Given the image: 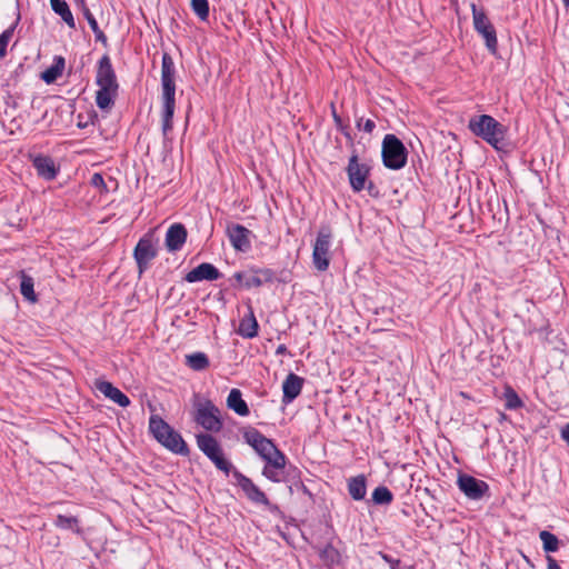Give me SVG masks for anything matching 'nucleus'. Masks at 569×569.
Here are the masks:
<instances>
[{"label":"nucleus","mask_w":569,"mask_h":569,"mask_svg":"<svg viewBox=\"0 0 569 569\" xmlns=\"http://www.w3.org/2000/svg\"><path fill=\"white\" fill-rule=\"evenodd\" d=\"M174 62L172 57L164 52L161 61V100H162V134L164 138L172 130V119L176 109Z\"/></svg>","instance_id":"obj_1"},{"label":"nucleus","mask_w":569,"mask_h":569,"mask_svg":"<svg viewBox=\"0 0 569 569\" xmlns=\"http://www.w3.org/2000/svg\"><path fill=\"white\" fill-rule=\"evenodd\" d=\"M468 128L495 149L500 150L502 148L507 129L493 117L488 114L475 116L469 120Z\"/></svg>","instance_id":"obj_2"},{"label":"nucleus","mask_w":569,"mask_h":569,"mask_svg":"<svg viewBox=\"0 0 569 569\" xmlns=\"http://www.w3.org/2000/svg\"><path fill=\"white\" fill-rule=\"evenodd\" d=\"M382 162L391 170H399L407 163L408 151L402 141L395 134H386L382 140Z\"/></svg>","instance_id":"obj_3"},{"label":"nucleus","mask_w":569,"mask_h":569,"mask_svg":"<svg viewBox=\"0 0 569 569\" xmlns=\"http://www.w3.org/2000/svg\"><path fill=\"white\" fill-rule=\"evenodd\" d=\"M331 240L332 231L330 227H321L312 250V263L318 271H326L329 268Z\"/></svg>","instance_id":"obj_4"},{"label":"nucleus","mask_w":569,"mask_h":569,"mask_svg":"<svg viewBox=\"0 0 569 569\" xmlns=\"http://www.w3.org/2000/svg\"><path fill=\"white\" fill-rule=\"evenodd\" d=\"M242 437L244 441L263 459H268L280 450L273 441L264 437L259 430L253 427H246L242 429Z\"/></svg>","instance_id":"obj_5"},{"label":"nucleus","mask_w":569,"mask_h":569,"mask_svg":"<svg viewBox=\"0 0 569 569\" xmlns=\"http://www.w3.org/2000/svg\"><path fill=\"white\" fill-rule=\"evenodd\" d=\"M473 27L486 40V47L491 53L497 51V34L492 23L482 10H478L475 3H471Z\"/></svg>","instance_id":"obj_6"},{"label":"nucleus","mask_w":569,"mask_h":569,"mask_svg":"<svg viewBox=\"0 0 569 569\" xmlns=\"http://www.w3.org/2000/svg\"><path fill=\"white\" fill-rule=\"evenodd\" d=\"M196 421L207 431L218 432L222 428L220 410L210 400L197 408Z\"/></svg>","instance_id":"obj_7"},{"label":"nucleus","mask_w":569,"mask_h":569,"mask_svg":"<svg viewBox=\"0 0 569 569\" xmlns=\"http://www.w3.org/2000/svg\"><path fill=\"white\" fill-rule=\"evenodd\" d=\"M370 168L366 163H360L358 154L353 152L349 158L347 173L350 186L355 192H360L366 188Z\"/></svg>","instance_id":"obj_8"},{"label":"nucleus","mask_w":569,"mask_h":569,"mask_svg":"<svg viewBox=\"0 0 569 569\" xmlns=\"http://www.w3.org/2000/svg\"><path fill=\"white\" fill-rule=\"evenodd\" d=\"M157 254L158 251L150 234L142 237L138 241L133 250V258L137 262L140 274L149 268L150 262L157 257Z\"/></svg>","instance_id":"obj_9"},{"label":"nucleus","mask_w":569,"mask_h":569,"mask_svg":"<svg viewBox=\"0 0 569 569\" xmlns=\"http://www.w3.org/2000/svg\"><path fill=\"white\" fill-rule=\"evenodd\" d=\"M232 477L234 478L237 485L244 492L246 497L256 505H263L266 507H270V500L266 496V493L253 483V481L247 476L242 475L239 470L234 469L232 471Z\"/></svg>","instance_id":"obj_10"},{"label":"nucleus","mask_w":569,"mask_h":569,"mask_svg":"<svg viewBox=\"0 0 569 569\" xmlns=\"http://www.w3.org/2000/svg\"><path fill=\"white\" fill-rule=\"evenodd\" d=\"M457 485L460 491L472 500H480L489 491V486L486 481L467 473H460L458 476Z\"/></svg>","instance_id":"obj_11"},{"label":"nucleus","mask_w":569,"mask_h":569,"mask_svg":"<svg viewBox=\"0 0 569 569\" xmlns=\"http://www.w3.org/2000/svg\"><path fill=\"white\" fill-rule=\"evenodd\" d=\"M96 82L99 88L118 90V82L109 56L104 54L98 62Z\"/></svg>","instance_id":"obj_12"},{"label":"nucleus","mask_w":569,"mask_h":569,"mask_svg":"<svg viewBox=\"0 0 569 569\" xmlns=\"http://www.w3.org/2000/svg\"><path fill=\"white\" fill-rule=\"evenodd\" d=\"M266 465L262 469V475L273 481L280 482L283 479L284 467L287 462V458L283 452L276 453L270 458L266 459Z\"/></svg>","instance_id":"obj_13"},{"label":"nucleus","mask_w":569,"mask_h":569,"mask_svg":"<svg viewBox=\"0 0 569 569\" xmlns=\"http://www.w3.org/2000/svg\"><path fill=\"white\" fill-rule=\"evenodd\" d=\"M227 234L229 237L230 243L236 250L246 252L251 248V231L242 224L236 223L228 226Z\"/></svg>","instance_id":"obj_14"},{"label":"nucleus","mask_w":569,"mask_h":569,"mask_svg":"<svg viewBox=\"0 0 569 569\" xmlns=\"http://www.w3.org/2000/svg\"><path fill=\"white\" fill-rule=\"evenodd\" d=\"M187 236V229L182 223L171 224L166 233V247L168 251H179L186 243Z\"/></svg>","instance_id":"obj_15"},{"label":"nucleus","mask_w":569,"mask_h":569,"mask_svg":"<svg viewBox=\"0 0 569 569\" xmlns=\"http://www.w3.org/2000/svg\"><path fill=\"white\" fill-rule=\"evenodd\" d=\"M221 277L220 271L211 263L202 262L191 271H189L184 279L187 282L193 283L202 280H217Z\"/></svg>","instance_id":"obj_16"},{"label":"nucleus","mask_w":569,"mask_h":569,"mask_svg":"<svg viewBox=\"0 0 569 569\" xmlns=\"http://www.w3.org/2000/svg\"><path fill=\"white\" fill-rule=\"evenodd\" d=\"M246 271H247V276H246V281L243 282V287L246 289L261 287L264 283L272 282L276 278L274 271L269 268H263V269L251 268Z\"/></svg>","instance_id":"obj_17"},{"label":"nucleus","mask_w":569,"mask_h":569,"mask_svg":"<svg viewBox=\"0 0 569 569\" xmlns=\"http://www.w3.org/2000/svg\"><path fill=\"white\" fill-rule=\"evenodd\" d=\"M96 388L107 398L116 402L118 406L126 408L130 405V399L111 382L106 380H97Z\"/></svg>","instance_id":"obj_18"},{"label":"nucleus","mask_w":569,"mask_h":569,"mask_svg":"<svg viewBox=\"0 0 569 569\" xmlns=\"http://www.w3.org/2000/svg\"><path fill=\"white\" fill-rule=\"evenodd\" d=\"M303 378L296 373H289L282 383V402L288 405L292 402L301 392Z\"/></svg>","instance_id":"obj_19"},{"label":"nucleus","mask_w":569,"mask_h":569,"mask_svg":"<svg viewBox=\"0 0 569 569\" xmlns=\"http://www.w3.org/2000/svg\"><path fill=\"white\" fill-rule=\"evenodd\" d=\"M160 443L174 453L181 456H187L189 453V448L183 438L173 428L163 436Z\"/></svg>","instance_id":"obj_20"},{"label":"nucleus","mask_w":569,"mask_h":569,"mask_svg":"<svg viewBox=\"0 0 569 569\" xmlns=\"http://www.w3.org/2000/svg\"><path fill=\"white\" fill-rule=\"evenodd\" d=\"M197 445L208 459L223 452L218 440L210 433L197 435Z\"/></svg>","instance_id":"obj_21"},{"label":"nucleus","mask_w":569,"mask_h":569,"mask_svg":"<svg viewBox=\"0 0 569 569\" xmlns=\"http://www.w3.org/2000/svg\"><path fill=\"white\" fill-rule=\"evenodd\" d=\"M197 445L208 459L223 452L218 440L210 433L197 435Z\"/></svg>","instance_id":"obj_22"},{"label":"nucleus","mask_w":569,"mask_h":569,"mask_svg":"<svg viewBox=\"0 0 569 569\" xmlns=\"http://www.w3.org/2000/svg\"><path fill=\"white\" fill-rule=\"evenodd\" d=\"M33 167L38 176L46 180H53L58 173L54 161L48 156H37L33 161Z\"/></svg>","instance_id":"obj_23"},{"label":"nucleus","mask_w":569,"mask_h":569,"mask_svg":"<svg viewBox=\"0 0 569 569\" xmlns=\"http://www.w3.org/2000/svg\"><path fill=\"white\" fill-rule=\"evenodd\" d=\"M259 325L254 317L253 310L249 307L248 316H244L239 323L238 333L248 339H252L258 336Z\"/></svg>","instance_id":"obj_24"},{"label":"nucleus","mask_w":569,"mask_h":569,"mask_svg":"<svg viewBox=\"0 0 569 569\" xmlns=\"http://www.w3.org/2000/svg\"><path fill=\"white\" fill-rule=\"evenodd\" d=\"M227 407L241 417H246L250 413L247 402L242 399L241 391L236 388L231 389L228 395Z\"/></svg>","instance_id":"obj_25"},{"label":"nucleus","mask_w":569,"mask_h":569,"mask_svg":"<svg viewBox=\"0 0 569 569\" xmlns=\"http://www.w3.org/2000/svg\"><path fill=\"white\" fill-rule=\"evenodd\" d=\"M348 492L353 500H362L367 493V479L363 475L351 477L348 480Z\"/></svg>","instance_id":"obj_26"},{"label":"nucleus","mask_w":569,"mask_h":569,"mask_svg":"<svg viewBox=\"0 0 569 569\" xmlns=\"http://www.w3.org/2000/svg\"><path fill=\"white\" fill-rule=\"evenodd\" d=\"M53 12L61 17L69 28H76L73 14L66 0H50Z\"/></svg>","instance_id":"obj_27"},{"label":"nucleus","mask_w":569,"mask_h":569,"mask_svg":"<svg viewBox=\"0 0 569 569\" xmlns=\"http://www.w3.org/2000/svg\"><path fill=\"white\" fill-rule=\"evenodd\" d=\"M18 277L20 279V292L23 298L32 303L37 302L38 298L33 289V278L27 274L23 270L19 272Z\"/></svg>","instance_id":"obj_28"},{"label":"nucleus","mask_w":569,"mask_h":569,"mask_svg":"<svg viewBox=\"0 0 569 569\" xmlns=\"http://www.w3.org/2000/svg\"><path fill=\"white\" fill-rule=\"evenodd\" d=\"M64 64L66 61L62 57H56L52 66L41 73V79L48 84L53 83L62 74Z\"/></svg>","instance_id":"obj_29"},{"label":"nucleus","mask_w":569,"mask_h":569,"mask_svg":"<svg viewBox=\"0 0 569 569\" xmlns=\"http://www.w3.org/2000/svg\"><path fill=\"white\" fill-rule=\"evenodd\" d=\"M172 427H170L161 417L159 416H151L149 419V430L152 433V436L157 439L158 442L162 441L163 436L171 430Z\"/></svg>","instance_id":"obj_30"},{"label":"nucleus","mask_w":569,"mask_h":569,"mask_svg":"<svg viewBox=\"0 0 569 569\" xmlns=\"http://www.w3.org/2000/svg\"><path fill=\"white\" fill-rule=\"evenodd\" d=\"M186 365L194 371H202L209 367L210 362L206 353L194 352L186 356Z\"/></svg>","instance_id":"obj_31"},{"label":"nucleus","mask_w":569,"mask_h":569,"mask_svg":"<svg viewBox=\"0 0 569 569\" xmlns=\"http://www.w3.org/2000/svg\"><path fill=\"white\" fill-rule=\"evenodd\" d=\"M118 90H111L107 88H99L96 94V103L101 110L110 109L113 104V97Z\"/></svg>","instance_id":"obj_32"},{"label":"nucleus","mask_w":569,"mask_h":569,"mask_svg":"<svg viewBox=\"0 0 569 569\" xmlns=\"http://www.w3.org/2000/svg\"><path fill=\"white\" fill-rule=\"evenodd\" d=\"M81 2H83V0H81ZM82 4H84V3H82ZM82 12H83V16H84L86 20L88 21L91 30L94 33L96 41L101 42L102 44L106 46L107 41H108L107 37L103 33V31L99 28L98 22H97L96 18L93 17V14L91 13V11L86 6H83Z\"/></svg>","instance_id":"obj_33"},{"label":"nucleus","mask_w":569,"mask_h":569,"mask_svg":"<svg viewBox=\"0 0 569 569\" xmlns=\"http://www.w3.org/2000/svg\"><path fill=\"white\" fill-rule=\"evenodd\" d=\"M319 556L322 562L328 567L338 565L340 562V553L331 543H328L325 548H322L319 552Z\"/></svg>","instance_id":"obj_34"},{"label":"nucleus","mask_w":569,"mask_h":569,"mask_svg":"<svg viewBox=\"0 0 569 569\" xmlns=\"http://www.w3.org/2000/svg\"><path fill=\"white\" fill-rule=\"evenodd\" d=\"M53 523L57 528L62 530L80 531L78 527L79 520L73 516L58 515Z\"/></svg>","instance_id":"obj_35"},{"label":"nucleus","mask_w":569,"mask_h":569,"mask_svg":"<svg viewBox=\"0 0 569 569\" xmlns=\"http://www.w3.org/2000/svg\"><path fill=\"white\" fill-rule=\"evenodd\" d=\"M392 500V492L385 486L377 487L372 492V501L376 505H390Z\"/></svg>","instance_id":"obj_36"},{"label":"nucleus","mask_w":569,"mask_h":569,"mask_svg":"<svg viewBox=\"0 0 569 569\" xmlns=\"http://www.w3.org/2000/svg\"><path fill=\"white\" fill-rule=\"evenodd\" d=\"M505 407L508 410H515L522 407V401L517 395V392L511 388L507 387L503 392Z\"/></svg>","instance_id":"obj_37"},{"label":"nucleus","mask_w":569,"mask_h":569,"mask_svg":"<svg viewBox=\"0 0 569 569\" xmlns=\"http://www.w3.org/2000/svg\"><path fill=\"white\" fill-rule=\"evenodd\" d=\"M539 537L540 540L542 541L543 550L546 552H555L558 550L559 540L553 533L543 530L539 533Z\"/></svg>","instance_id":"obj_38"},{"label":"nucleus","mask_w":569,"mask_h":569,"mask_svg":"<svg viewBox=\"0 0 569 569\" xmlns=\"http://www.w3.org/2000/svg\"><path fill=\"white\" fill-rule=\"evenodd\" d=\"M190 4H191L192 11L201 21L208 20V18H209L208 0H191Z\"/></svg>","instance_id":"obj_39"},{"label":"nucleus","mask_w":569,"mask_h":569,"mask_svg":"<svg viewBox=\"0 0 569 569\" xmlns=\"http://www.w3.org/2000/svg\"><path fill=\"white\" fill-rule=\"evenodd\" d=\"M214 467L226 473L227 476L234 470L232 463L224 457V453L221 452L218 456L211 457L209 459Z\"/></svg>","instance_id":"obj_40"},{"label":"nucleus","mask_w":569,"mask_h":569,"mask_svg":"<svg viewBox=\"0 0 569 569\" xmlns=\"http://www.w3.org/2000/svg\"><path fill=\"white\" fill-rule=\"evenodd\" d=\"M16 24H12L0 34V59L7 54V47L14 32Z\"/></svg>","instance_id":"obj_41"},{"label":"nucleus","mask_w":569,"mask_h":569,"mask_svg":"<svg viewBox=\"0 0 569 569\" xmlns=\"http://www.w3.org/2000/svg\"><path fill=\"white\" fill-rule=\"evenodd\" d=\"M332 118H333L336 127L345 134L346 138L351 140V136H350L347 127L343 124L341 117L337 113L333 106H332Z\"/></svg>","instance_id":"obj_42"},{"label":"nucleus","mask_w":569,"mask_h":569,"mask_svg":"<svg viewBox=\"0 0 569 569\" xmlns=\"http://www.w3.org/2000/svg\"><path fill=\"white\" fill-rule=\"evenodd\" d=\"M90 183H91V186H93L96 188L107 189L104 179L101 173H98V172L93 173V176L91 177Z\"/></svg>","instance_id":"obj_43"},{"label":"nucleus","mask_w":569,"mask_h":569,"mask_svg":"<svg viewBox=\"0 0 569 569\" xmlns=\"http://www.w3.org/2000/svg\"><path fill=\"white\" fill-rule=\"evenodd\" d=\"M362 119H360L358 122H357V127L359 129H362L365 132H368V133H371L373 131V129L376 128V123L375 121H372L371 119H367L363 124L361 123Z\"/></svg>","instance_id":"obj_44"},{"label":"nucleus","mask_w":569,"mask_h":569,"mask_svg":"<svg viewBox=\"0 0 569 569\" xmlns=\"http://www.w3.org/2000/svg\"><path fill=\"white\" fill-rule=\"evenodd\" d=\"M246 276H247V271H239V272H236L233 274V279L240 283L241 286H243V282L246 281Z\"/></svg>","instance_id":"obj_45"},{"label":"nucleus","mask_w":569,"mask_h":569,"mask_svg":"<svg viewBox=\"0 0 569 569\" xmlns=\"http://www.w3.org/2000/svg\"><path fill=\"white\" fill-rule=\"evenodd\" d=\"M547 569H561L559 563L557 562V560L555 558H552L551 556H547Z\"/></svg>","instance_id":"obj_46"},{"label":"nucleus","mask_w":569,"mask_h":569,"mask_svg":"<svg viewBox=\"0 0 569 569\" xmlns=\"http://www.w3.org/2000/svg\"><path fill=\"white\" fill-rule=\"evenodd\" d=\"M561 438L569 446V422L561 429Z\"/></svg>","instance_id":"obj_47"},{"label":"nucleus","mask_w":569,"mask_h":569,"mask_svg":"<svg viewBox=\"0 0 569 569\" xmlns=\"http://www.w3.org/2000/svg\"><path fill=\"white\" fill-rule=\"evenodd\" d=\"M286 351V346L284 345H281L278 347L277 349V353H283Z\"/></svg>","instance_id":"obj_48"},{"label":"nucleus","mask_w":569,"mask_h":569,"mask_svg":"<svg viewBox=\"0 0 569 569\" xmlns=\"http://www.w3.org/2000/svg\"><path fill=\"white\" fill-rule=\"evenodd\" d=\"M368 191L370 194H372V190L375 189V186L372 182H369L368 187H367Z\"/></svg>","instance_id":"obj_49"},{"label":"nucleus","mask_w":569,"mask_h":569,"mask_svg":"<svg viewBox=\"0 0 569 569\" xmlns=\"http://www.w3.org/2000/svg\"><path fill=\"white\" fill-rule=\"evenodd\" d=\"M563 6L569 10V0H561Z\"/></svg>","instance_id":"obj_50"}]
</instances>
